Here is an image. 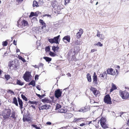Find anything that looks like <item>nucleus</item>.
<instances>
[{
	"label": "nucleus",
	"instance_id": "nucleus-1",
	"mask_svg": "<svg viewBox=\"0 0 129 129\" xmlns=\"http://www.w3.org/2000/svg\"><path fill=\"white\" fill-rule=\"evenodd\" d=\"M51 6L55 10L57 11H59L62 9L61 4L57 3L56 1L52 2Z\"/></svg>",
	"mask_w": 129,
	"mask_h": 129
},
{
	"label": "nucleus",
	"instance_id": "nucleus-2",
	"mask_svg": "<svg viewBox=\"0 0 129 129\" xmlns=\"http://www.w3.org/2000/svg\"><path fill=\"white\" fill-rule=\"evenodd\" d=\"M11 110L10 109H5L2 114V115L5 119L9 118L11 114Z\"/></svg>",
	"mask_w": 129,
	"mask_h": 129
},
{
	"label": "nucleus",
	"instance_id": "nucleus-3",
	"mask_svg": "<svg viewBox=\"0 0 129 129\" xmlns=\"http://www.w3.org/2000/svg\"><path fill=\"white\" fill-rule=\"evenodd\" d=\"M9 66L11 69H16L19 66V64L17 60H14L10 62Z\"/></svg>",
	"mask_w": 129,
	"mask_h": 129
},
{
	"label": "nucleus",
	"instance_id": "nucleus-4",
	"mask_svg": "<svg viewBox=\"0 0 129 129\" xmlns=\"http://www.w3.org/2000/svg\"><path fill=\"white\" fill-rule=\"evenodd\" d=\"M120 95L123 99H127L129 98V94L126 91H120Z\"/></svg>",
	"mask_w": 129,
	"mask_h": 129
},
{
	"label": "nucleus",
	"instance_id": "nucleus-5",
	"mask_svg": "<svg viewBox=\"0 0 129 129\" xmlns=\"http://www.w3.org/2000/svg\"><path fill=\"white\" fill-rule=\"evenodd\" d=\"M31 76L29 72H26L23 76L24 79L26 82L30 81V77Z\"/></svg>",
	"mask_w": 129,
	"mask_h": 129
},
{
	"label": "nucleus",
	"instance_id": "nucleus-6",
	"mask_svg": "<svg viewBox=\"0 0 129 129\" xmlns=\"http://www.w3.org/2000/svg\"><path fill=\"white\" fill-rule=\"evenodd\" d=\"M104 102L107 104H112V102L111 98L109 95H106L104 98Z\"/></svg>",
	"mask_w": 129,
	"mask_h": 129
},
{
	"label": "nucleus",
	"instance_id": "nucleus-7",
	"mask_svg": "<svg viewBox=\"0 0 129 129\" xmlns=\"http://www.w3.org/2000/svg\"><path fill=\"white\" fill-rule=\"evenodd\" d=\"M59 37L60 35H58L57 37H54L53 39H49L48 40L51 44L55 43L57 44H58V40Z\"/></svg>",
	"mask_w": 129,
	"mask_h": 129
},
{
	"label": "nucleus",
	"instance_id": "nucleus-8",
	"mask_svg": "<svg viewBox=\"0 0 129 129\" xmlns=\"http://www.w3.org/2000/svg\"><path fill=\"white\" fill-rule=\"evenodd\" d=\"M39 22L42 26L41 28L42 29L43 31L44 32H46L47 31V30H46L45 28L46 27V24L44 22V21L43 20L40 19Z\"/></svg>",
	"mask_w": 129,
	"mask_h": 129
},
{
	"label": "nucleus",
	"instance_id": "nucleus-9",
	"mask_svg": "<svg viewBox=\"0 0 129 129\" xmlns=\"http://www.w3.org/2000/svg\"><path fill=\"white\" fill-rule=\"evenodd\" d=\"M62 93V91L59 89H57L55 91V97L57 99L60 97Z\"/></svg>",
	"mask_w": 129,
	"mask_h": 129
},
{
	"label": "nucleus",
	"instance_id": "nucleus-10",
	"mask_svg": "<svg viewBox=\"0 0 129 129\" xmlns=\"http://www.w3.org/2000/svg\"><path fill=\"white\" fill-rule=\"evenodd\" d=\"M93 83L94 85H96L98 84V79L97 76L95 72H94L93 75Z\"/></svg>",
	"mask_w": 129,
	"mask_h": 129
},
{
	"label": "nucleus",
	"instance_id": "nucleus-11",
	"mask_svg": "<svg viewBox=\"0 0 129 129\" xmlns=\"http://www.w3.org/2000/svg\"><path fill=\"white\" fill-rule=\"evenodd\" d=\"M107 73L108 74L112 75H115V73L113 69L111 68H109L107 70Z\"/></svg>",
	"mask_w": 129,
	"mask_h": 129
},
{
	"label": "nucleus",
	"instance_id": "nucleus-12",
	"mask_svg": "<svg viewBox=\"0 0 129 129\" xmlns=\"http://www.w3.org/2000/svg\"><path fill=\"white\" fill-rule=\"evenodd\" d=\"M90 90L92 91L93 94L95 96H96L98 95L99 94V93H98L99 92L95 88H93L92 87H91L90 88Z\"/></svg>",
	"mask_w": 129,
	"mask_h": 129
},
{
	"label": "nucleus",
	"instance_id": "nucleus-13",
	"mask_svg": "<svg viewBox=\"0 0 129 129\" xmlns=\"http://www.w3.org/2000/svg\"><path fill=\"white\" fill-rule=\"evenodd\" d=\"M50 106L49 105L46 104L43 105L42 106H40L39 107V109L40 110L43 109H49Z\"/></svg>",
	"mask_w": 129,
	"mask_h": 129
},
{
	"label": "nucleus",
	"instance_id": "nucleus-14",
	"mask_svg": "<svg viewBox=\"0 0 129 129\" xmlns=\"http://www.w3.org/2000/svg\"><path fill=\"white\" fill-rule=\"evenodd\" d=\"M70 36L67 35L64 37L62 39L63 41L65 43H67V41L68 42H70Z\"/></svg>",
	"mask_w": 129,
	"mask_h": 129
},
{
	"label": "nucleus",
	"instance_id": "nucleus-15",
	"mask_svg": "<svg viewBox=\"0 0 129 129\" xmlns=\"http://www.w3.org/2000/svg\"><path fill=\"white\" fill-rule=\"evenodd\" d=\"M96 36L97 37H98L101 40H103L105 38V37L104 35L103 34H100V32L98 30L97 31Z\"/></svg>",
	"mask_w": 129,
	"mask_h": 129
},
{
	"label": "nucleus",
	"instance_id": "nucleus-16",
	"mask_svg": "<svg viewBox=\"0 0 129 129\" xmlns=\"http://www.w3.org/2000/svg\"><path fill=\"white\" fill-rule=\"evenodd\" d=\"M83 119H85V118H74L73 121L75 122H77L81 121H84Z\"/></svg>",
	"mask_w": 129,
	"mask_h": 129
},
{
	"label": "nucleus",
	"instance_id": "nucleus-17",
	"mask_svg": "<svg viewBox=\"0 0 129 129\" xmlns=\"http://www.w3.org/2000/svg\"><path fill=\"white\" fill-rule=\"evenodd\" d=\"M18 99L19 104L20 106V108L22 112V109L23 108V102L22 100H21L19 98H18Z\"/></svg>",
	"mask_w": 129,
	"mask_h": 129
},
{
	"label": "nucleus",
	"instance_id": "nucleus-18",
	"mask_svg": "<svg viewBox=\"0 0 129 129\" xmlns=\"http://www.w3.org/2000/svg\"><path fill=\"white\" fill-rule=\"evenodd\" d=\"M83 32V30L80 29L79 30V31L77 33V37L78 38H79L81 37V36Z\"/></svg>",
	"mask_w": 129,
	"mask_h": 129
},
{
	"label": "nucleus",
	"instance_id": "nucleus-19",
	"mask_svg": "<svg viewBox=\"0 0 129 129\" xmlns=\"http://www.w3.org/2000/svg\"><path fill=\"white\" fill-rule=\"evenodd\" d=\"M39 14V12H37L35 13L31 12L29 15V17L30 18L31 17L34 16H38Z\"/></svg>",
	"mask_w": 129,
	"mask_h": 129
},
{
	"label": "nucleus",
	"instance_id": "nucleus-20",
	"mask_svg": "<svg viewBox=\"0 0 129 129\" xmlns=\"http://www.w3.org/2000/svg\"><path fill=\"white\" fill-rule=\"evenodd\" d=\"M86 78L87 79V81L89 82H91V76L90 74L88 73L86 75Z\"/></svg>",
	"mask_w": 129,
	"mask_h": 129
},
{
	"label": "nucleus",
	"instance_id": "nucleus-21",
	"mask_svg": "<svg viewBox=\"0 0 129 129\" xmlns=\"http://www.w3.org/2000/svg\"><path fill=\"white\" fill-rule=\"evenodd\" d=\"M102 127L104 128H106L108 127V125L106 124V122L101 124Z\"/></svg>",
	"mask_w": 129,
	"mask_h": 129
},
{
	"label": "nucleus",
	"instance_id": "nucleus-22",
	"mask_svg": "<svg viewBox=\"0 0 129 129\" xmlns=\"http://www.w3.org/2000/svg\"><path fill=\"white\" fill-rule=\"evenodd\" d=\"M33 7H37L39 6L38 4V2L36 1H34L33 2Z\"/></svg>",
	"mask_w": 129,
	"mask_h": 129
},
{
	"label": "nucleus",
	"instance_id": "nucleus-23",
	"mask_svg": "<svg viewBox=\"0 0 129 129\" xmlns=\"http://www.w3.org/2000/svg\"><path fill=\"white\" fill-rule=\"evenodd\" d=\"M107 76V74L106 71L104 72L102 74L100 75L99 77L101 78H106Z\"/></svg>",
	"mask_w": 129,
	"mask_h": 129
},
{
	"label": "nucleus",
	"instance_id": "nucleus-24",
	"mask_svg": "<svg viewBox=\"0 0 129 129\" xmlns=\"http://www.w3.org/2000/svg\"><path fill=\"white\" fill-rule=\"evenodd\" d=\"M59 48L58 47H55L54 46L52 47V50L54 52H55L56 51L58 52V50Z\"/></svg>",
	"mask_w": 129,
	"mask_h": 129
},
{
	"label": "nucleus",
	"instance_id": "nucleus-25",
	"mask_svg": "<svg viewBox=\"0 0 129 129\" xmlns=\"http://www.w3.org/2000/svg\"><path fill=\"white\" fill-rule=\"evenodd\" d=\"M21 23L23 26H27L28 25L27 22L25 20H23L21 21Z\"/></svg>",
	"mask_w": 129,
	"mask_h": 129
},
{
	"label": "nucleus",
	"instance_id": "nucleus-26",
	"mask_svg": "<svg viewBox=\"0 0 129 129\" xmlns=\"http://www.w3.org/2000/svg\"><path fill=\"white\" fill-rule=\"evenodd\" d=\"M87 111V109L85 108V107H84L80 109L79 110H78V111H77L84 112Z\"/></svg>",
	"mask_w": 129,
	"mask_h": 129
},
{
	"label": "nucleus",
	"instance_id": "nucleus-27",
	"mask_svg": "<svg viewBox=\"0 0 129 129\" xmlns=\"http://www.w3.org/2000/svg\"><path fill=\"white\" fill-rule=\"evenodd\" d=\"M13 103L16 106H18V104L17 99L16 98L14 97L13 99Z\"/></svg>",
	"mask_w": 129,
	"mask_h": 129
},
{
	"label": "nucleus",
	"instance_id": "nucleus-28",
	"mask_svg": "<svg viewBox=\"0 0 129 129\" xmlns=\"http://www.w3.org/2000/svg\"><path fill=\"white\" fill-rule=\"evenodd\" d=\"M42 101L45 103H48L50 102L49 100L47 98H45L42 100Z\"/></svg>",
	"mask_w": 129,
	"mask_h": 129
},
{
	"label": "nucleus",
	"instance_id": "nucleus-29",
	"mask_svg": "<svg viewBox=\"0 0 129 129\" xmlns=\"http://www.w3.org/2000/svg\"><path fill=\"white\" fill-rule=\"evenodd\" d=\"M100 123H103L106 122V118H105L102 117L100 119Z\"/></svg>",
	"mask_w": 129,
	"mask_h": 129
},
{
	"label": "nucleus",
	"instance_id": "nucleus-30",
	"mask_svg": "<svg viewBox=\"0 0 129 129\" xmlns=\"http://www.w3.org/2000/svg\"><path fill=\"white\" fill-rule=\"evenodd\" d=\"M35 82L34 80L31 81L28 84V85H31L33 86H35Z\"/></svg>",
	"mask_w": 129,
	"mask_h": 129
},
{
	"label": "nucleus",
	"instance_id": "nucleus-31",
	"mask_svg": "<svg viewBox=\"0 0 129 129\" xmlns=\"http://www.w3.org/2000/svg\"><path fill=\"white\" fill-rule=\"evenodd\" d=\"M17 84L21 86L23 85L24 84V83L23 82H22L20 80H17Z\"/></svg>",
	"mask_w": 129,
	"mask_h": 129
},
{
	"label": "nucleus",
	"instance_id": "nucleus-32",
	"mask_svg": "<svg viewBox=\"0 0 129 129\" xmlns=\"http://www.w3.org/2000/svg\"><path fill=\"white\" fill-rule=\"evenodd\" d=\"M43 58L47 62L50 61H51V58L47 57H44Z\"/></svg>",
	"mask_w": 129,
	"mask_h": 129
},
{
	"label": "nucleus",
	"instance_id": "nucleus-33",
	"mask_svg": "<svg viewBox=\"0 0 129 129\" xmlns=\"http://www.w3.org/2000/svg\"><path fill=\"white\" fill-rule=\"evenodd\" d=\"M11 117H12L14 119H16V117L15 116V113L14 112H13Z\"/></svg>",
	"mask_w": 129,
	"mask_h": 129
},
{
	"label": "nucleus",
	"instance_id": "nucleus-34",
	"mask_svg": "<svg viewBox=\"0 0 129 129\" xmlns=\"http://www.w3.org/2000/svg\"><path fill=\"white\" fill-rule=\"evenodd\" d=\"M50 55L52 57H54L56 55V54L53 52L50 51L49 53Z\"/></svg>",
	"mask_w": 129,
	"mask_h": 129
},
{
	"label": "nucleus",
	"instance_id": "nucleus-35",
	"mask_svg": "<svg viewBox=\"0 0 129 129\" xmlns=\"http://www.w3.org/2000/svg\"><path fill=\"white\" fill-rule=\"evenodd\" d=\"M87 122H88V121H86L84 123H82L81 124H80V126H82L87 125L88 124Z\"/></svg>",
	"mask_w": 129,
	"mask_h": 129
},
{
	"label": "nucleus",
	"instance_id": "nucleus-36",
	"mask_svg": "<svg viewBox=\"0 0 129 129\" xmlns=\"http://www.w3.org/2000/svg\"><path fill=\"white\" fill-rule=\"evenodd\" d=\"M31 126L36 128V129H41L40 127H37V125H36L32 124Z\"/></svg>",
	"mask_w": 129,
	"mask_h": 129
},
{
	"label": "nucleus",
	"instance_id": "nucleus-37",
	"mask_svg": "<svg viewBox=\"0 0 129 129\" xmlns=\"http://www.w3.org/2000/svg\"><path fill=\"white\" fill-rule=\"evenodd\" d=\"M61 107V106L59 104H57L56 105V109H58L60 108Z\"/></svg>",
	"mask_w": 129,
	"mask_h": 129
},
{
	"label": "nucleus",
	"instance_id": "nucleus-38",
	"mask_svg": "<svg viewBox=\"0 0 129 129\" xmlns=\"http://www.w3.org/2000/svg\"><path fill=\"white\" fill-rule=\"evenodd\" d=\"M18 58L19 59L21 60L23 62H25L26 61L25 60V59L22 57L20 56Z\"/></svg>",
	"mask_w": 129,
	"mask_h": 129
},
{
	"label": "nucleus",
	"instance_id": "nucleus-39",
	"mask_svg": "<svg viewBox=\"0 0 129 129\" xmlns=\"http://www.w3.org/2000/svg\"><path fill=\"white\" fill-rule=\"evenodd\" d=\"M2 45L3 46H7L8 44L7 42L6 41L3 42L2 43Z\"/></svg>",
	"mask_w": 129,
	"mask_h": 129
},
{
	"label": "nucleus",
	"instance_id": "nucleus-40",
	"mask_svg": "<svg viewBox=\"0 0 129 129\" xmlns=\"http://www.w3.org/2000/svg\"><path fill=\"white\" fill-rule=\"evenodd\" d=\"M94 45L99 46H103V44H101L100 42H99L97 44H95Z\"/></svg>",
	"mask_w": 129,
	"mask_h": 129
},
{
	"label": "nucleus",
	"instance_id": "nucleus-41",
	"mask_svg": "<svg viewBox=\"0 0 129 129\" xmlns=\"http://www.w3.org/2000/svg\"><path fill=\"white\" fill-rule=\"evenodd\" d=\"M21 96L22 98L23 99V100H25L26 101H27V99L24 95L22 94L21 95Z\"/></svg>",
	"mask_w": 129,
	"mask_h": 129
},
{
	"label": "nucleus",
	"instance_id": "nucleus-42",
	"mask_svg": "<svg viewBox=\"0 0 129 129\" xmlns=\"http://www.w3.org/2000/svg\"><path fill=\"white\" fill-rule=\"evenodd\" d=\"M59 112L61 113H64L66 112V110L63 109H61L59 110Z\"/></svg>",
	"mask_w": 129,
	"mask_h": 129
},
{
	"label": "nucleus",
	"instance_id": "nucleus-43",
	"mask_svg": "<svg viewBox=\"0 0 129 129\" xmlns=\"http://www.w3.org/2000/svg\"><path fill=\"white\" fill-rule=\"evenodd\" d=\"M5 77L7 80H8L10 78V76L8 75H5Z\"/></svg>",
	"mask_w": 129,
	"mask_h": 129
},
{
	"label": "nucleus",
	"instance_id": "nucleus-44",
	"mask_svg": "<svg viewBox=\"0 0 129 129\" xmlns=\"http://www.w3.org/2000/svg\"><path fill=\"white\" fill-rule=\"evenodd\" d=\"M28 103H30L31 104H37V102H33L31 101H29L28 102Z\"/></svg>",
	"mask_w": 129,
	"mask_h": 129
},
{
	"label": "nucleus",
	"instance_id": "nucleus-45",
	"mask_svg": "<svg viewBox=\"0 0 129 129\" xmlns=\"http://www.w3.org/2000/svg\"><path fill=\"white\" fill-rule=\"evenodd\" d=\"M112 88L114 89V90L116 89V87L115 85L114 84L112 83Z\"/></svg>",
	"mask_w": 129,
	"mask_h": 129
},
{
	"label": "nucleus",
	"instance_id": "nucleus-46",
	"mask_svg": "<svg viewBox=\"0 0 129 129\" xmlns=\"http://www.w3.org/2000/svg\"><path fill=\"white\" fill-rule=\"evenodd\" d=\"M44 64L43 63H40L39 64V65L38 66V67H39H39H42V68L43 67Z\"/></svg>",
	"mask_w": 129,
	"mask_h": 129
},
{
	"label": "nucleus",
	"instance_id": "nucleus-47",
	"mask_svg": "<svg viewBox=\"0 0 129 129\" xmlns=\"http://www.w3.org/2000/svg\"><path fill=\"white\" fill-rule=\"evenodd\" d=\"M37 18L36 17H34L31 19V21H37Z\"/></svg>",
	"mask_w": 129,
	"mask_h": 129
},
{
	"label": "nucleus",
	"instance_id": "nucleus-48",
	"mask_svg": "<svg viewBox=\"0 0 129 129\" xmlns=\"http://www.w3.org/2000/svg\"><path fill=\"white\" fill-rule=\"evenodd\" d=\"M97 51V50L96 49H92L91 50V53L95 51Z\"/></svg>",
	"mask_w": 129,
	"mask_h": 129
},
{
	"label": "nucleus",
	"instance_id": "nucleus-49",
	"mask_svg": "<svg viewBox=\"0 0 129 129\" xmlns=\"http://www.w3.org/2000/svg\"><path fill=\"white\" fill-rule=\"evenodd\" d=\"M39 76L38 75H36L35 77V80H37L38 79Z\"/></svg>",
	"mask_w": 129,
	"mask_h": 129
},
{
	"label": "nucleus",
	"instance_id": "nucleus-50",
	"mask_svg": "<svg viewBox=\"0 0 129 129\" xmlns=\"http://www.w3.org/2000/svg\"><path fill=\"white\" fill-rule=\"evenodd\" d=\"M8 92L10 93H13V94H14V91L11 90H9L8 91Z\"/></svg>",
	"mask_w": 129,
	"mask_h": 129
},
{
	"label": "nucleus",
	"instance_id": "nucleus-51",
	"mask_svg": "<svg viewBox=\"0 0 129 129\" xmlns=\"http://www.w3.org/2000/svg\"><path fill=\"white\" fill-rule=\"evenodd\" d=\"M50 50V48L49 46H48L46 48V51H49Z\"/></svg>",
	"mask_w": 129,
	"mask_h": 129
},
{
	"label": "nucleus",
	"instance_id": "nucleus-52",
	"mask_svg": "<svg viewBox=\"0 0 129 129\" xmlns=\"http://www.w3.org/2000/svg\"><path fill=\"white\" fill-rule=\"evenodd\" d=\"M44 16H47L48 17H49L50 18H51V15L49 14H46L44 15Z\"/></svg>",
	"mask_w": 129,
	"mask_h": 129
},
{
	"label": "nucleus",
	"instance_id": "nucleus-53",
	"mask_svg": "<svg viewBox=\"0 0 129 129\" xmlns=\"http://www.w3.org/2000/svg\"><path fill=\"white\" fill-rule=\"evenodd\" d=\"M16 1L18 3H21V2H22L23 0H16Z\"/></svg>",
	"mask_w": 129,
	"mask_h": 129
},
{
	"label": "nucleus",
	"instance_id": "nucleus-54",
	"mask_svg": "<svg viewBox=\"0 0 129 129\" xmlns=\"http://www.w3.org/2000/svg\"><path fill=\"white\" fill-rule=\"evenodd\" d=\"M70 1V0H65V5H66L67 4V3H68Z\"/></svg>",
	"mask_w": 129,
	"mask_h": 129
},
{
	"label": "nucleus",
	"instance_id": "nucleus-55",
	"mask_svg": "<svg viewBox=\"0 0 129 129\" xmlns=\"http://www.w3.org/2000/svg\"><path fill=\"white\" fill-rule=\"evenodd\" d=\"M36 88L37 89H38L39 90H41V89L40 87L39 86H37Z\"/></svg>",
	"mask_w": 129,
	"mask_h": 129
},
{
	"label": "nucleus",
	"instance_id": "nucleus-56",
	"mask_svg": "<svg viewBox=\"0 0 129 129\" xmlns=\"http://www.w3.org/2000/svg\"><path fill=\"white\" fill-rule=\"evenodd\" d=\"M123 113L122 114L120 115V116L122 118L124 119V117L123 116Z\"/></svg>",
	"mask_w": 129,
	"mask_h": 129
},
{
	"label": "nucleus",
	"instance_id": "nucleus-57",
	"mask_svg": "<svg viewBox=\"0 0 129 129\" xmlns=\"http://www.w3.org/2000/svg\"><path fill=\"white\" fill-rule=\"evenodd\" d=\"M46 124L48 125H51V123L50 122H48L46 123Z\"/></svg>",
	"mask_w": 129,
	"mask_h": 129
},
{
	"label": "nucleus",
	"instance_id": "nucleus-58",
	"mask_svg": "<svg viewBox=\"0 0 129 129\" xmlns=\"http://www.w3.org/2000/svg\"><path fill=\"white\" fill-rule=\"evenodd\" d=\"M67 75L69 76V77H71V74L69 73H67Z\"/></svg>",
	"mask_w": 129,
	"mask_h": 129
},
{
	"label": "nucleus",
	"instance_id": "nucleus-59",
	"mask_svg": "<svg viewBox=\"0 0 129 129\" xmlns=\"http://www.w3.org/2000/svg\"><path fill=\"white\" fill-rule=\"evenodd\" d=\"M13 44L15 45H16V41L15 40H14L13 42Z\"/></svg>",
	"mask_w": 129,
	"mask_h": 129
},
{
	"label": "nucleus",
	"instance_id": "nucleus-60",
	"mask_svg": "<svg viewBox=\"0 0 129 129\" xmlns=\"http://www.w3.org/2000/svg\"><path fill=\"white\" fill-rule=\"evenodd\" d=\"M33 66L35 68H38L39 69V67H38V66H37L36 65H34V66Z\"/></svg>",
	"mask_w": 129,
	"mask_h": 129
},
{
	"label": "nucleus",
	"instance_id": "nucleus-61",
	"mask_svg": "<svg viewBox=\"0 0 129 129\" xmlns=\"http://www.w3.org/2000/svg\"><path fill=\"white\" fill-rule=\"evenodd\" d=\"M126 124L127 125H129V119L127 120Z\"/></svg>",
	"mask_w": 129,
	"mask_h": 129
},
{
	"label": "nucleus",
	"instance_id": "nucleus-62",
	"mask_svg": "<svg viewBox=\"0 0 129 129\" xmlns=\"http://www.w3.org/2000/svg\"><path fill=\"white\" fill-rule=\"evenodd\" d=\"M88 121V122H87V123H88L87 124H90L92 122L91 121H90L89 122Z\"/></svg>",
	"mask_w": 129,
	"mask_h": 129
},
{
	"label": "nucleus",
	"instance_id": "nucleus-63",
	"mask_svg": "<svg viewBox=\"0 0 129 129\" xmlns=\"http://www.w3.org/2000/svg\"><path fill=\"white\" fill-rule=\"evenodd\" d=\"M114 90V89L112 88L111 89H110V92H112V91H113V90Z\"/></svg>",
	"mask_w": 129,
	"mask_h": 129
},
{
	"label": "nucleus",
	"instance_id": "nucleus-64",
	"mask_svg": "<svg viewBox=\"0 0 129 129\" xmlns=\"http://www.w3.org/2000/svg\"><path fill=\"white\" fill-rule=\"evenodd\" d=\"M19 51H20V50H19V49H17V50H16V52H18Z\"/></svg>",
	"mask_w": 129,
	"mask_h": 129
}]
</instances>
